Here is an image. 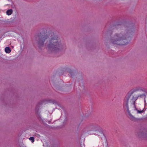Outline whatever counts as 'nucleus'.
<instances>
[{"instance_id": "nucleus-1", "label": "nucleus", "mask_w": 147, "mask_h": 147, "mask_svg": "<svg viewBox=\"0 0 147 147\" xmlns=\"http://www.w3.org/2000/svg\"><path fill=\"white\" fill-rule=\"evenodd\" d=\"M49 36L51 37L47 44V49L49 51H58L61 48L59 38L52 32L49 34Z\"/></svg>"}, {"instance_id": "nucleus-2", "label": "nucleus", "mask_w": 147, "mask_h": 147, "mask_svg": "<svg viewBox=\"0 0 147 147\" xmlns=\"http://www.w3.org/2000/svg\"><path fill=\"white\" fill-rule=\"evenodd\" d=\"M124 36L121 34H116L114 36L113 39L112 40V42L113 44L118 45H125L128 42L126 39L123 38Z\"/></svg>"}, {"instance_id": "nucleus-3", "label": "nucleus", "mask_w": 147, "mask_h": 147, "mask_svg": "<svg viewBox=\"0 0 147 147\" xmlns=\"http://www.w3.org/2000/svg\"><path fill=\"white\" fill-rule=\"evenodd\" d=\"M43 33H40L39 35H38V44L39 47L42 46L44 45V42L45 41V40L47 38L46 35H45V34Z\"/></svg>"}, {"instance_id": "nucleus-4", "label": "nucleus", "mask_w": 147, "mask_h": 147, "mask_svg": "<svg viewBox=\"0 0 147 147\" xmlns=\"http://www.w3.org/2000/svg\"><path fill=\"white\" fill-rule=\"evenodd\" d=\"M131 94H128L125 96V98L127 100V101L124 102V109L126 110L128 113H130V111L129 110L128 107V100L131 96Z\"/></svg>"}, {"instance_id": "nucleus-5", "label": "nucleus", "mask_w": 147, "mask_h": 147, "mask_svg": "<svg viewBox=\"0 0 147 147\" xmlns=\"http://www.w3.org/2000/svg\"><path fill=\"white\" fill-rule=\"evenodd\" d=\"M5 51L7 53H9L11 51V50H10V49L8 47H5Z\"/></svg>"}, {"instance_id": "nucleus-6", "label": "nucleus", "mask_w": 147, "mask_h": 147, "mask_svg": "<svg viewBox=\"0 0 147 147\" xmlns=\"http://www.w3.org/2000/svg\"><path fill=\"white\" fill-rule=\"evenodd\" d=\"M12 13V10L11 9H9L6 11V13L8 15H11Z\"/></svg>"}, {"instance_id": "nucleus-7", "label": "nucleus", "mask_w": 147, "mask_h": 147, "mask_svg": "<svg viewBox=\"0 0 147 147\" xmlns=\"http://www.w3.org/2000/svg\"><path fill=\"white\" fill-rule=\"evenodd\" d=\"M29 139L32 142V143H33L34 141V138L33 137H30Z\"/></svg>"}, {"instance_id": "nucleus-8", "label": "nucleus", "mask_w": 147, "mask_h": 147, "mask_svg": "<svg viewBox=\"0 0 147 147\" xmlns=\"http://www.w3.org/2000/svg\"><path fill=\"white\" fill-rule=\"evenodd\" d=\"M45 31H44V32H41L40 33H43L44 34H45V35H46V37H48V36H47L48 34H46V33H45ZM43 35H44V34H43Z\"/></svg>"}, {"instance_id": "nucleus-9", "label": "nucleus", "mask_w": 147, "mask_h": 147, "mask_svg": "<svg viewBox=\"0 0 147 147\" xmlns=\"http://www.w3.org/2000/svg\"><path fill=\"white\" fill-rule=\"evenodd\" d=\"M137 111H138V112L139 113H141L143 111H140L138 110Z\"/></svg>"}, {"instance_id": "nucleus-10", "label": "nucleus", "mask_w": 147, "mask_h": 147, "mask_svg": "<svg viewBox=\"0 0 147 147\" xmlns=\"http://www.w3.org/2000/svg\"><path fill=\"white\" fill-rule=\"evenodd\" d=\"M71 72H69V74H70V75L71 76Z\"/></svg>"}]
</instances>
